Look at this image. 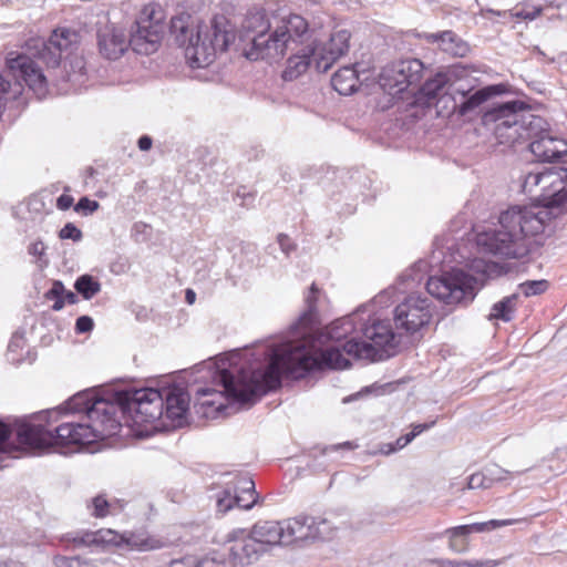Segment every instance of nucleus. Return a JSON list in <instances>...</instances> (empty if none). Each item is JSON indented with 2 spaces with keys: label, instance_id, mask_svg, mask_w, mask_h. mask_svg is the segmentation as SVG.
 <instances>
[{
  "label": "nucleus",
  "instance_id": "47",
  "mask_svg": "<svg viewBox=\"0 0 567 567\" xmlns=\"http://www.w3.org/2000/svg\"><path fill=\"white\" fill-rule=\"evenodd\" d=\"M446 565L449 567H492L495 564L492 561H468V560H447Z\"/></svg>",
  "mask_w": 567,
  "mask_h": 567
},
{
  "label": "nucleus",
  "instance_id": "16",
  "mask_svg": "<svg viewBox=\"0 0 567 567\" xmlns=\"http://www.w3.org/2000/svg\"><path fill=\"white\" fill-rule=\"evenodd\" d=\"M542 207L536 209L559 207L567 200V167L553 166L540 171V190L536 195Z\"/></svg>",
  "mask_w": 567,
  "mask_h": 567
},
{
  "label": "nucleus",
  "instance_id": "11",
  "mask_svg": "<svg viewBox=\"0 0 567 567\" xmlns=\"http://www.w3.org/2000/svg\"><path fill=\"white\" fill-rule=\"evenodd\" d=\"M189 16L171 20V31L178 47L184 48V54L192 68L208 66L215 59L214 47L208 45L203 38L200 27L187 23Z\"/></svg>",
  "mask_w": 567,
  "mask_h": 567
},
{
  "label": "nucleus",
  "instance_id": "38",
  "mask_svg": "<svg viewBox=\"0 0 567 567\" xmlns=\"http://www.w3.org/2000/svg\"><path fill=\"white\" fill-rule=\"evenodd\" d=\"M522 188L525 194L533 195L536 188L540 189V171L528 172L523 179Z\"/></svg>",
  "mask_w": 567,
  "mask_h": 567
},
{
  "label": "nucleus",
  "instance_id": "26",
  "mask_svg": "<svg viewBox=\"0 0 567 567\" xmlns=\"http://www.w3.org/2000/svg\"><path fill=\"white\" fill-rule=\"evenodd\" d=\"M301 52V54L297 53L288 58L287 65L281 74L285 81H292L303 74L311 63V58L315 61L318 58L317 48L307 47Z\"/></svg>",
  "mask_w": 567,
  "mask_h": 567
},
{
  "label": "nucleus",
  "instance_id": "7",
  "mask_svg": "<svg viewBox=\"0 0 567 567\" xmlns=\"http://www.w3.org/2000/svg\"><path fill=\"white\" fill-rule=\"evenodd\" d=\"M369 322L360 324L361 338L355 336L344 343V352L355 359L371 362L393 357L399 341L391 326L377 319H369Z\"/></svg>",
  "mask_w": 567,
  "mask_h": 567
},
{
  "label": "nucleus",
  "instance_id": "59",
  "mask_svg": "<svg viewBox=\"0 0 567 567\" xmlns=\"http://www.w3.org/2000/svg\"><path fill=\"white\" fill-rule=\"evenodd\" d=\"M64 303L74 305L78 302V296L75 292L65 290L63 295Z\"/></svg>",
  "mask_w": 567,
  "mask_h": 567
},
{
  "label": "nucleus",
  "instance_id": "25",
  "mask_svg": "<svg viewBox=\"0 0 567 567\" xmlns=\"http://www.w3.org/2000/svg\"><path fill=\"white\" fill-rule=\"evenodd\" d=\"M265 551L266 547H262V545L254 539L251 534L241 543L230 547V556L234 563L241 566L250 565Z\"/></svg>",
  "mask_w": 567,
  "mask_h": 567
},
{
  "label": "nucleus",
  "instance_id": "36",
  "mask_svg": "<svg viewBox=\"0 0 567 567\" xmlns=\"http://www.w3.org/2000/svg\"><path fill=\"white\" fill-rule=\"evenodd\" d=\"M87 508H92L91 514L94 517L102 518V517L107 516L110 503L105 498V495L101 494V495H96L95 497H93L91 499V503L87 505Z\"/></svg>",
  "mask_w": 567,
  "mask_h": 567
},
{
  "label": "nucleus",
  "instance_id": "23",
  "mask_svg": "<svg viewBox=\"0 0 567 567\" xmlns=\"http://www.w3.org/2000/svg\"><path fill=\"white\" fill-rule=\"evenodd\" d=\"M505 92V85L503 84H493L485 87H482L474 93L467 95L464 91L462 95L464 100L460 104L454 105V110L461 116H465L470 113H473L477 107H480L485 101H487L491 96L499 95Z\"/></svg>",
  "mask_w": 567,
  "mask_h": 567
},
{
  "label": "nucleus",
  "instance_id": "41",
  "mask_svg": "<svg viewBox=\"0 0 567 567\" xmlns=\"http://www.w3.org/2000/svg\"><path fill=\"white\" fill-rule=\"evenodd\" d=\"M100 207L99 202L92 200L89 197H81L74 206L76 213H82L87 216L96 212Z\"/></svg>",
  "mask_w": 567,
  "mask_h": 567
},
{
  "label": "nucleus",
  "instance_id": "19",
  "mask_svg": "<svg viewBox=\"0 0 567 567\" xmlns=\"http://www.w3.org/2000/svg\"><path fill=\"white\" fill-rule=\"evenodd\" d=\"M350 32L347 30H339L334 32L329 42L318 51L316 59V69L319 72L326 73L332 64L349 51Z\"/></svg>",
  "mask_w": 567,
  "mask_h": 567
},
{
  "label": "nucleus",
  "instance_id": "13",
  "mask_svg": "<svg viewBox=\"0 0 567 567\" xmlns=\"http://www.w3.org/2000/svg\"><path fill=\"white\" fill-rule=\"evenodd\" d=\"M425 66L419 59L395 61L383 68L380 74V85L390 95H398L411 86L419 85Z\"/></svg>",
  "mask_w": 567,
  "mask_h": 567
},
{
  "label": "nucleus",
  "instance_id": "51",
  "mask_svg": "<svg viewBox=\"0 0 567 567\" xmlns=\"http://www.w3.org/2000/svg\"><path fill=\"white\" fill-rule=\"evenodd\" d=\"M278 244L286 255H289L296 248L292 240L285 234L278 235Z\"/></svg>",
  "mask_w": 567,
  "mask_h": 567
},
{
  "label": "nucleus",
  "instance_id": "3",
  "mask_svg": "<svg viewBox=\"0 0 567 567\" xmlns=\"http://www.w3.org/2000/svg\"><path fill=\"white\" fill-rule=\"evenodd\" d=\"M484 120L495 123L494 134L501 144L530 140L529 150L540 162H554L567 155V141L545 128V120L533 114L530 106L520 100L494 105Z\"/></svg>",
  "mask_w": 567,
  "mask_h": 567
},
{
  "label": "nucleus",
  "instance_id": "53",
  "mask_svg": "<svg viewBox=\"0 0 567 567\" xmlns=\"http://www.w3.org/2000/svg\"><path fill=\"white\" fill-rule=\"evenodd\" d=\"M195 565L196 567H224L221 561H218L213 557H204L200 559L195 557Z\"/></svg>",
  "mask_w": 567,
  "mask_h": 567
},
{
  "label": "nucleus",
  "instance_id": "46",
  "mask_svg": "<svg viewBox=\"0 0 567 567\" xmlns=\"http://www.w3.org/2000/svg\"><path fill=\"white\" fill-rule=\"evenodd\" d=\"M394 292L393 288H389L380 292L372 299V305L379 308L388 307L391 303V298Z\"/></svg>",
  "mask_w": 567,
  "mask_h": 567
},
{
  "label": "nucleus",
  "instance_id": "49",
  "mask_svg": "<svg viewBox=\"0 0 567 567\" xmlns=\"http://www.w3.org/2000/svg\"><path fill=\"white\" fill-rule=\"evenodd\" d=\"M65 292L64 285L60 280H55L52 284V287L45 292V298L48 300H54L63 297Z\"/></svg>",
  "mask_w": 567,
  "mask_h": 567
},
{
  "label": "nucleus",
  "instance_id": "39",
  "mask_svg": "<svg viewBox=\"0 0 567 567\" xmlns=\"http://www.w3.org/2000/svg\"><path fill=\"white\" fill-rule=\"evenodd\" d=\"M25 347V339L22 333L16 332L8 344V360L11 362H20V358H16L13 354L18 350H22Z\"/></svg>",
  "mask_w": 567,
  "mask_h": 567
},
{
  "label": "nucleus",
  "instance_id": "35",
  "mask_svg": "<svg viewBox=\"0 0 567 567\" xmlns=\"http://www.w3.org/2000/svg\"><path fill=\"white\" fill-rule=\"evenodd\" d=\"M548 288L546 280H528L519 285L520 292L526 297L540 295Z\"/></svg>",
  "mask_w": 567,
  "mask_h": 567
},
{
  "label": "nucleus",
  "instance_id": "55",
  "mask_svg": "<svg viewBox=\"0 0 567 567\" xmlns=\"http://www.w3.org/2000/svg\"><path fill=\"white\" fill-rule=\"evenodd\" d=\"M73 197L71 195L62 194L56 199V207L60 210H66L73 205Z\"/></svg>",
  "mask_w": 567,
  "mask_h": 567
},
{
  "label": "nucleus",
  "instance_id": "31",
  "mask_svg": "<svg viewBox=\"0 0 567 567\" xmlns=\"http://www.w3.org/2000/svg\"><path fill=\"white\" fill-rule=\"evenodd\" d=\"M517 300L518 295L513 293L495 302L491 308V312L487 316V319L489 321L502 320L504 322H509L514 318V313L517 307Z\"/></svg>",
  "mask_w": 567,
  "mask_h": 567
},
{
  "label": "nucleus",
  "instance_id": "61",
  "mask_svg": "<svg viewBox=\"0 0 567 567\" xmlns=\"http://www.w3.org/2000/svg\"><path fill=\"white\" fill-rule=\"evenodd\" d=\"M53 301H54V303L52 305V309H53L54 311H60V310H62V309H63V307H64V305H65V303H64V299H63V297H61V298H59V299H54Z\"/></svg>",
  "mask_w": 567,
  "mask_h": 567
},
{
  "label": "nucleus",
  "instance_id": "21",
  "mask_svg": "<svg viewBox=\"0 0 567 567\" xmlns=\"http://www.w3.org/2000/svg\"><path fill=\"white\" fill-rule=\"evenodd\" d=\"M422 39L436 44L440 50L452 55L463 58L470 52V45L452 30L435 33H423Z\"/></svg>",
  "mask_w": 567,
  "mask_h": 567
},
{
  "label": "nucleus",
  "instance_id": "64",
  "mask_svg": "<svg viewBox=\"0 0 567 567\" xmlns=\"http://www.w3.org/2000/svg\"><path fill=\"white\" fill-rule=\"evenodd\" d=\"M401 437H403V440L405 441L406 444L411 443L415 437H416V433H413L412 431L405 435H402Z\"/></svg>",
  "mask_w": 567,
  "mask_h": 567
},
{
  "label": "nucleus",
  "instance_id": "50",
  "mask_svg": "<svg viewBox=\"0 0 567 567\" xmlns=\"http://www.w3.org/2000/svg\"><path fill=\"white\" fill-rule=\"evenodd\" d=\"M11 429L9 425L0 421V452H4L9 445Z\"/></svg>",
  "mask_w": 567,
  "mask_h": 567
},
{
  "label": "nucleus",
  "instance_id": "60",
  "mask_svg": "<svg viewBox=\"0 0 567 567\" xmlns=\"http://www.w3.org/2000/svg\"><path fill=\"white\" fill-rule=\"evenodd\" d=\"M450 548L456 553L465 551V546L460 545L456 538H450Z\"/></svg>",
  "mask_w": 567,
  "mask_h": 567
},
{
  "label": "nucleus",
  "instance_id": "42",
  "mask_svg": "<svg viewBox=\"0 0 567 567\" xmlns=\"http://www.w3.org/2000/svg\"><path fill=\"white\" fill-rule=\"evenodd\" d=\"M59 237L61 239H71L74 243H78L82 239L83 234L73 223H68L59 231Z\"/></svg>",
  "mask_w": 567,
  "mask_h": 567
},
{
  "label": "nucleus",
  "instance_id": "45",
  "mask_svg": "<svg viewBox=\"0 0 567 567\" xmlns=\"http://www.w3.org/2000/svg\"><path fill=\"white\" fill-rule=\"evenodd\" d=\"M235 199L239 200L238 205L243 207H250L255 200V195L250 193L245 186H241L238 188Z\"/></svg>",
  "mask_w": 567,
  "mask_h": 567
},
{
  "label": "nucleus",
  "instance_id": "57",
  "mask_svg": "<svg viewBox=\"0 0 567 567\" xmlns=\"http://www.w3.org/2000/svg\"><path fill=\"white\" fill-rule=\"evenodd\" d=\"M29 252L33 256H41L44 252V245L42 241L33 243L30 248Z\"/></svg>",
  "mask_w": 567,
  "mask_h": 567
},
{
  "label": "nucleus",
  "instance_id": "30",
  "mask_svg": "<svg viewBox=\"0 0 567 567\" xmlns=\"http://www.w3.org/2000/svg\"><path fill=\"white\" fill-rule=\"evenodd\" d=\"M450 73L439 72L433 78L427 79L420 86L419 92L426 99V103L430 104L432 100L445 93V89L450 84Z\"/></svg>",
  "mask_w": 567,
  "mask_h": 567
},
{
  "label": "nucleus",
  "instance_id": "63",
  "mask_svg": "<svg viewBox=\"0 0 567 567\" xmlns=\"http://www.w3.org/2000/svg\"><path fill=\"white\" fill-rule=\"evenodd\" d=\"M353 444L351 442H344L342 444H338V445H333L331 447H329V450H332V451H336V450H339V449H348V450H351L353 449Z\"/></svg>",
  "mask_w": 567,
  "mask_h": 567
},
{
  "label": "nucleus",
  "instance_id": "48",
  "mask_svg": "<svg viewBox=\"0 0 567 567\" xmlns=\"http://www.w3.org/2000/svg\"><path fill=\"white\" fill-rule=\"evenodd\" d=\"M94 327L93 319L89 316H81L76 319L75 331L76 333L90 332Z\"/></svg>",
  "mask_w": 567,
  "mask_h": 567
},
{
  "label": "nucleus",
  "instance_id": "2",
  "mask_svg": "<svg viewBox=\"0 0 567 567\" xmlns=\"http://www.w3.org/2000/svg\"><path fill=\"white\" fill-rule=\"evenodd\" d=\"M321 292L312 284L305 296V311L291 324V338L280 344L269 346L262 353L268 358L264 372L252 374L250 393H268L281 385L282 377L291 379L305 378L309 372L329 369H346L349 360L340 349H323L324 341L316 340L315 330L318 323V307Z\"/></svg>",
  "mask_w": 567,
  "mask_h": 567
},
{
  "label": "nucleus",
  "instance_id": "5",
  "mask_svg": "<svg viewBox=\"0 0 567 567\" xmlns=\"http://www.w3.org/2000/svg\"><path fill=\"white\" fill-rule=\"evenodd\" d=\"M549 215L545 209L512 206L499 214L495 228L477 234V247L499 259H522L530 252L534 237L544 231Z\"/></svg>",
  "mask_w": 567,
  "mask_h": 567
},
{
  "label": "nucleus",
  "instance_id": "20",
  "mask_svg": "<svg viewBox=\"0 0 567 567\" xmlns=\"http://www.w3.org/2000/svg\"><path fill=\"white\" fill-rule=\"evenodd\" d=\"M365 309L367 306L359 307L354 313L332 321L329 326L326 327L324 331H319V326L321 322L320 317L318 316V323L316 324L315 330L316 340L319 342H326L328 340L340 341L343 338H347L349 334L357 331V317Z\"/></svg>",
  "mask_w": 567,
  "mask_h": 567
},
{
  "label": "nucleus",
  "instance_id": "44",
  "mask_svg": "<svg viewBox=\"0 0 567 567\" xmlns=\"http://www.w3.org/2000/svg\"><path fill=\"white\" fill-rule=\"evenodd\" d=\"M542 12H543V8L542 7H535L532 10L520 9V10L512 11L511 16L514 17V18H517V19L533 21L536 18H538L542 14Z\"/></svg>",
  "mask_w": 567,
  "mask_h": 567
},
{
  "label": "nucleus",
  "instance_id": "18",
  "mask_svg": "<svg viewBox=\"0 0 567 567\" xmlns=\"http://www.w3.org/2000/svg\"><path fill=\"white\" fill-rule=\"evenodd\" d=\"M76 34L70 30H55L49 38L48 43L43 44L41 58L51 68L60 65L62 54L71 53L75 44Z\"/></svg>",
  "mask_w": 567,
  "mask_h": 567
},
{
  "label": "nucleus",
  "instance_id": "28",
  "mask_svg": "<svg viewBox=\"0 0 567 567\" xmlns=\"http://www.w3.org/2000/svg\"><path fill=\"white\" fill-rule=\"evenodd\" d=\"M331 85L340 95L352 94L359 85L357 71L353 66L339 69L331 78Z\"/></svg>",
  "mask_w": 567,
  "mask_h": 567
},
{
  "label": "nucleus",
  "instance_id": "22",
  "mask_svg": "<svg viewBox=\"0 0 567 567\" xmlns=\"http://www.w3.org/2000/svg\"><path fill=\"white\" fill-rule=\"evenodd\" d=\"M250 534L262 547L272 545H288L286 542L285 522L265 520L254 525Z\"/></svg>",
  "mask_w": 567,
  "mask_h": 567
},
{
  "label": "nucleus",
  "instance_id": "8",
  "mask_svg": "<svg viewBox=\"0 0 567 567\" xmlns=\"http://www.w3.org/2000/svg\"><path fill=\"white\" fill-rule=\"evenodd\" d=\"M113 400L116 413L120 411L134 425L154 423L164 413V394L153 388L118 390L114 392Z\"/></svg>",
  "mask_w": 567,
  "mask_h": 567
},
{
  "label": "nucleus",
  "instance_id": "6",
  "mask_svg": "<svg viewBox=\"0 0 567 567\" xmlns=\"http://www.w3.org/2000/svg\"><path fill=\"white\" fill-rule=\"evenodd\" d=\"M164 30V10L158 3H148L141 10L128 40L123 30L106 24L97 30V45L101 54L109 60L121 58L128 45L136 53L148 55L157 50Z\"/></svg>",
  "mask_w": 567,
  "mask_h": 567
},
{
  "label": "nucleus",
  "instance_id": "32",
  "mask_svg": "<svg viewBox=\"0 0 567 567\" xmlns=\"http://www.w3.org/2000/svg\"><path fill=\"white\" fill-rule=\"evenodd\" d=\"M208 45L214 47V53L217 51L225 52L234 39V34L221 29L216 21L212 24L210 31L205 33Z\"/></svg>",
  "mask_w": 567,
  "mask_h": 567
},
{
  "label": "nucleus",
  "instance_id": "9",
  "mask_svg": "<svg viewBox=\"0 0 567 567\" xmlns=\"http://www.w3.org/2000/svg\"><path fill=\"white\" fill-rule=\"evenodd\" d=\"M246 29L256 32L251 39L250 47L245 51L248 60H266L269 63L278 62L288 51H292L287 40L278 29L268 32L269 23L265 19V14L256 12L250 14L246 20Z\"/></svg>",
  "mask_w": 567,
  "mask_h": 567
},
{
  "label": "nucleus",
  "instance_id": "58",
  "mask_svg": "<svg viewBox=\"0 0 567 567\" xmlns=\"http://www.w3.org/2000/svg\"><path fill=\"white\" fill-rule=\"evenodd\" d=\"M435 424V421L429 422V423H422V424H415L412 429L413 433H416V436L420 435L425 430L431 429Z\"/></svg>",
  "mask_w": 567,
  "mask_h": 567
},
{
  "label": "nucleus",
  "instance_id": "52",
  "mask_svg": "<svg viewBox=\"0 0 567 567\" xmlns=\"http://www.w3.org/2000/svg\"><path fill=\"white\" fill-rule=\"evenodd\" d=\"M406 445L408 444L405 443L403 437L400 436L394 444H385L380 451L381 453L389 455L391 453L396 452L398 450L405 447Z\"/></svg>",
  "mask_w": 567,
  "mask_h": 567
},
{
  "label": "nucleus",
  "instance_id": "34",
  "mask_svg": "<svg viewBox=\"0 0 567 567\" xmlns=\"http://www.w3.org/2000/svg\"><path fill=\"white\" fill-rule=\"evenodd\" d=\"M74 289L83 299L90 300L101 291V284L91 275H82L75 280Z\"/></svg>",
  "mask_w": 567,
  "mask_h": 567
},
{
  "label": "nucleus",
  "instance_id": "37",
  "mask_svg": "<svg viewBox=\"0 0 567 567\" xmlns=\"http://www.w3.org/2000/svg\"><path fill=\"white\" fill-rule=\"evenodd\" d=\"M55 567H97L89 560H82L80 557L55 556L53 558Z\"/></svg>",
  "mask_w": 567,
  "mask_h": 567
},
{
  "label": "nucleus",
  "instance_id": "24",
  "mask_svg": "<svg viewBox=\"0 0 567 567\" xmlns=\"http://www.w3.org/2000/svg\"><path fill=\"white\" fill-rule=\"evenodd\" d=\"M163 394L166 416L172 421H179L185 417L189 409V395L178 388L165 391Z\"/></svg>",
  "mask_w": 567,
  "mask_h": 567
},
{
  "label": "nucleus",
  "instance_id": "10",
  "mask_svg": "<svg viewBox=\"0 0 567 567\" xmlns=\"http://www.w3.org/2000/svg\"><path fill=\"white\" fill-rule=\"evenodd\" d=\"M476 285L475 277L463 270L453 269L441 276L430 277L426 290L446 306L467 307L476 297Z\"/></svg>",
  "mask_w": 567,
  "mask_h": 567
},
{
  "label": "nucleus",
  "instance_id": "1",
  "mask_svg": "<svg viewBox=\"0 0 567 567\" xmlns=\"http://www.w3.org/2000/svg\"><path fill=\"white\" fill-rule=\"evenodd\" d=\"M33 417L37 423L16 422L18 442L30 449H78L113 436L121 429L114 400L99 399L89 392H80L63 406L41 411Z\"/></svg>",
  "mask_w": 567,
  "mask_h": 567
},
{
  "label": "nucleus",
  "instance_id": "54",
  "mask_svg": "<svg viewBox=\"0 0 567 567\" xmlns=\"http://www.w3.org/2000/svg\"><path fill=\"white\" fill-rule=\"evenodd\" d=\"M168 567H196L195 557L186 556L181 559H174L169 563Z\"/></svg>",
  "mask_w": 567,
  "mask_h": 567
},
{
  "label": "nucleus",
  "instance_id": "12",
  "mask_svg": "<svg viewBox=\"0 0 567 567\" xmlns=\"http://www.w3.org/2000/svg\"><path fill=\"white\" fill-rule=\"evenodd\" d=\"M226 487L216 494L217 511L225 514L234 507L248 511L258 501L255 482L248 473L228 474Z\"/></svg>",
  "mask_w": 567,
  "mask_h": 567
},
{
  "label": "nucleus",
  "instance_id": "43",
  "mask_svg": "<svg viewBox=\"0 0 567 567\" xmlns=\"http://www.w3.org/2000/svg\"><path fill=\"white\" fill-rule=\"evenodd\" d=\"M151 236V227L142 221H137L132 227V237L135 241H145Z\"/></svg>",
  "mask_w": 567,
  "mask_h": 567
},
{
  "label": "nucleus",
  "instance_id": "40",
  "mask_svg": "<svg viewBox=\"0 0 567 567\" xmlns=\"http://www.w3.org/2000/svg\"><path fill=\"white\" fill-rule=\"evenodd\" d=\"M72 73L68 72V81L71 83H82L84 76V61L81 58H74L70 61Z\"/></svg>",
  "mask_w": 567,
  "mask_h": 567
},
{
  "label": "nucleus",
  "instance_id": "56",
  "mask_svg": "<svg viewBox=\"0 0 567 567\" xmlns=\"http://www.w3.org/2000/svg\"><path fill=\"white\" fill-rule=\"evenodd\" d=\"M153 145V140L148 135H142L137 141V146L141 151H150Z\"/></svg>",
  "mask_w": 567,
  "mask_h": 567
},
{
  "label": "nucleus",
  "instance_id": "29",
  "mask_svg": "<svg viewBox=\"0 0 567 567\" xmlns=\"http://www.w3.org/2000/svg\"><path fill=\"white\" fill-rule=\"evenodd\" d=\"M277 29L284 33V38L287 40L288 44L295 49L301 37L307 32L308 23L301 16L291 14L287 20H284L282 25Z\"/></svg>",
  "mask_w": 567,
  "mask_h": 567
},
{
  "label": "nucleus",
  "instance_id": "17",
  "mask_svg": "<svg viewBox=\"0 0 567 567\" xmlns=\"http://www.w3.org/2000/svg\"><path fill=\"white\" fill-rule=\"evenodd\" d=\"M61 540L68 545H71L74 549L97 547L100 545L121 546L124 544H130L125 534H120L112 529L69 533L64 535Z\"/></svg>",
  "mask_w": 567,
  "mask_h": 567
},
{
  "label": "nucleus",
  "instance_id": "14",
  "mask_svg": "<svg viewBox=\"0 0 567 567\" xmlns=\"http://www.w3.org/2000/svg\"><path fill=\"white\" fill-rule=\"evenodd\" d=\"M432 318L431 301L420 295H411L394 309V322L398 329L415 333L427 326Z\"/></svg>",
  "mask_w": 567,
  "mask_h": 567
},
{
  "label": "nucleus",
  "instance_id": "4",
  "mask_svg": "<svg viewBox=\"0 0 567 567\" xmlns=\"http://www.w3.org/2000/svg\"><path fill=\"white\" fill-rule=\"evenodd\" d=\"M248 351H231L226 360L221 361L214 380L223 386V391L212 388H198L195 392L194 411L205 419H217L230 414L228 410L236 411L237 405L254 404L266 393H250L252 374L264 372L262 368H254L248 358Z\"/></svg>",
  "mask_w": 567,
  "mask_h": 567
},
{
  "label": "nucleus",
  "instance_id": "15",
  "mask_svg": "<svg viewBox=\"0 0 567 567\" xmlns=\"http://www.w3.org/2000/svg\"><path fill=\"white\" fill-rule=\"evenodd\" d=\"M286 542L329 539L333 535V526L327 518L298 515L285 520Z\"/></svg>",
  "mask_w": 567,
  "mask_h": 567
},
{
  "label": "nucleus",
  "instance_id": "33",
  "mask_svg": "<svg viewBox=\"0 0 567 567\" xmlns=\"http://www.w3.org/2000/svg\"><path fill=\"white\" fill-rule=\"evenodd\" d=\"M485 473H474L468 477L467 487L470 489L476 488H489L494 481L503 480L501 473L504 471L498 467H492L486 470Z\"/></svg>",
  "mask_w": 567,
  "mask_h": 567
},
{
  "label": "nucleus",
  "instance_id": "62",
  "mask_svg": "<svg viewBox=\"0 0 567 567\" xmlns=\"http://www.w3.org/2000/svg\"><path fill=\"white\" fill-rule=\"evenodd\" d=\"M185 298H186V301L192 305L195 302V299H196V293L194 290L192 289H187L186 290V295H185Z\"/></svg>",
  "mask_w": 567,
  "mask_h": 567
},
{
  "label": "nucleus",
  "instance_id": "27",
  "mask_svg": "<svg viewBox=\"0 0 567 567\" xmlns=\"http://www.w3.org/2000/svg\"><path fill=\"white\" fill-rule=\"evenodd\" d=\"M516 523V519H491L483 523H473L447 528L444 533L449 538L465 537L472 533H484L499 527L509 526Z\"/></svg>",
  "mask_w": 567,
  "mask_h": 567
}]
</instances>
